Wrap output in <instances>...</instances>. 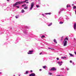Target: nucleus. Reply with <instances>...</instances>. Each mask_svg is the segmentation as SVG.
Masks as SVG:
<instances>
[{
    "mask_svg": "<svg viewBox=\"0 0 76 76\" xmlns=\"http://www.w3.org/2000/svg\"><path fill=\"white\" fill-rule=\"evenodd\" d=\"M67 70H69V68H67L66 69Z\"/></svg>",
    "mask_w": 76,
    "mask_h": 76,
    "instance_id": "nucleus-36",
    "label": "nucleus"
},
{
    "mask_svg": "<svg viewBox=\"0 0 76 76\" xmlns=\"http://www.w3.org/2000/svg\"><path fill=\"white\" fill-rule=\"evenodd\" d=\"M45 36L44 35H42V37H41V38H45Z\"/></svg>",
    "mask_w": 76,
    "mask_h": 76,
    "instance_id": "nucleus-13",
    "label": "nucleus"
},
{
    "mask_svg": "<svg viewBox=\"0 0 76 76\" xmlns=\"http://www.w3.org/2000/svg\"><path fill=\"white\" fill-rule=\"evenodd\" d=\"M60 64H61V63H63V62L61 61L60 62Z\"/></svg>",
    "mask_w": 76,
    "mask_h": 76,
    "instance_id": "nucleus-38",
    "label": "nucleus"
},
{
    "mask_svg": "<svg viewBox=\"0 0 76 76\" xmlns=\"http://www.w3.org/2000/svg\"><path fill=\"white\" fill-rule=\"evenodd\" d=\"M26 6V4H24L22 6V7H24V6Z\"/></svg>",
    "mask_w": 76,
    "mask_h": 76,
    "instance_id": "nucleus-19",
    "label": "nucleus"
},
{
    "mask_svg": "<svg viewBox=\"0 0 76 76\" xmlns=\"http://www.w3.org/2000/svg\"><path fill=\"white\" fill-rule=\"evenodd\" d=\"M36 7L37 8H38L39 7V6L38 5H36Z\"/></svg>",
    "mask_w": 76,
    "mask_h": 76,
    "instance_id": "nucleus-21",
    "label": "nucleus"
},
{
    "mask_svg": "<svg viewBox=\"0 0 76 76\" xmlns=\"http://www.w3.org/2000/svg\"><path fill=\"white\" fill-rule=\"evenodd\" d=\"M52 25V23H51L50 24L48 25V26H51Z\"/></svg>",
    "mask_w": 76,
    "mask_h": 76,
    "instance_id": "nucleus-14",
    "label": "nucleus"
},
{
    "mask_svg": "<svg viewBox=\"0 0 76 76\" xmlns=\"http://www.w3.org/2000/svg\"><path fill=\"white\" fill-rule=\"evenodd\" d=\"M62 65V64H59V66H61Z\"/></svg>",
    "mask_w": 76,
    "mask_h": 76,
    "instance_id": "nucleus-31",
    "label": "nucleus"
},
{
    "mask_svg": "<svg viewBox=\"0 0 76 76\" xmlns=\"http://www.w3.org/2000/svg\"><path fill=\"white\" fill-rule=\"evenodd\" d=\"M73 9H76V6H74L73 7Z\"/></svg>",
    "mask_w": 76,
    "mask_h": 76,
    "instance_id": "nucleus-17",
    "label": "nucleus"
},
{
    "mask_svg": "<svg viewBox=\"0 0 76 76\" xmlns=\"http://www.w3.org/2000/svg\"><path fill=\"white\" fill-rule=\"evenodd\" d=\"M15 18H16L17 19V18H18V17H17V16H15Z\"/></svg>",
    "mask_w": 76,
    "mask_h": 76,
    "instance_id": "nucleus-33",
    "label": "nucleus"
},
{
    "mask_svg": "<svg viewBox=\"0 0 76 76\" xmlns=\"http://www.w3.org/2000/svg\"><path fill=\"white\" fill-rule=\"evenodd\" d=\"M66 40L67 41H68V40H69V39H68V38H67V37H65V39H64V41H66Z\"/></svg>",
    "mask_w": 76,
    "mask_h": 76,
    "instance_id": "nucleus-9",
    "label": "nucleus"
},
{
    "mask_svg": "<svg viewBox=\"0 0 76 76\" xmlns=\"http://www.w3.org/2000/svg\"><path fill=\"white\" fill-rule=\"evenodd\" d=\"M16 7H17L18 8V9H19V7L18 6H17Z\"/></svg>",
    "mask_w": 76,
    "mask_h": 76,
    "instance_id": "nucleus-26",
    "label": "nucleus"
},
{
    "mask_svg": "<svg viewBox=\"0 0 76 76\" xmlns=\"http://www.w3.org/2000/svg\"><path fill=\"white\" fill-rule=\"evenodd\" d=\"M70 62L72 63V61H70Z\"/></svg>",
    "mask_w": 76,
    "mask_h": 76,
    "instance_id": "nucleus-32",
    "label": "nucleus"
},
{
    "mask_svg": "<svg viewBox=\"0 0 76 76\" xmlns=\"http://www.w3.org/2000/svg\"><path fill=\"white\" fill-rule=\"evenodd\" d=\"M19 76H20V74H19Z\"/></svg>",
    "mask_w": 76,
    "mask_h": 76,
    "instance_id": "nucleus-44",
    "label": "nucleus"
},
{
    "mask_svg": "<svg viewBox=\"0 0 76 76\" xmlns=\"http://www.w3.org/2000/svg\"><path fill=\"white\" fill-rule=\"evenodd\" d=\"M1 72H0V74H1Z\"/></svg>",
    "mask_w": 76,
    "mask_h": 76,
    "instance_id": "nucleus-45",
    "label": "nucleus"
},
{
    "mask_svg": "<svg viewBox=\"0 0 76 76\" xmlns=\"http://www.w3.org/2000/svg\"><path fill=\"white\" fill-rule=\"evenodd\" d=\"M64 10L63 9H62V10H62H62Z\"/></svg>",
    "mask_w": 76,
    "mask_h": 76,
    "instance_id": "nucleus-42",
    "label": "nucleus"
},
{
    "mask_svg": "<svg viewBox=\"0 0 76 76\" xmlns=\"http://www.w3.org/2000/svg\"><path fill=\"white\" fill-rule=\"evenodd\" d=\"M34 3H31V7L30 8V10H32V8H33V7H34Z\"/></svg>",
    "mask_w": 76,
    "mask_h": 76,
    "instance_id": "nucleus-4",
    "label": "nucleus"
},
{
    "mask_svg": "<svg viewBox=\"0 0 76 76\" xmlns=\"http://www.w3.org/2000/svg\"><path fill=\"white\" fill-rule=\"evenodd\" d=\"M63 38V36L62 37L61 39V41H62V40Z\"/></svg>",
    "mask_w": 76,
    "mask_h": 76,
    "instance_id": "nucleus-27",
    "label": "nucleus"
},
{
    "mask_svg": "<svg viewBox=\"0 0 76 76\" xmlns=\"http://www.w3.org/2000/svg\"><path fill=\"white\" fill-rule=\"evenodd\" d=\"M71 6H70V5H67V7H71Z\"/></svg>",
    "mask_w": 76,
    "mask_h": 76,
    "instance_id": "nucleus-18",
    "label": "nucleus"
},
{
    "mask_svg": "<svg viewBox=\"0 0 76 76\" xmlns=\"http://www.w3.org/2000/svg\"><path fill=\"white\" fill-rule=\"evenodd\" d=\"M41 70H42V69H39L40 71H41Z\"/></svg>",
    "mask_w": 76,
    "mask_h": 76,
    "instance_id": "nucleus-41",
    "label": "nucleus"
},
{
    "mask_svg": "<svg viewBox=\"0 0 76 76\" xmlns=\"http://www.w3.org/2000/svg\"><path fill=\"white\" fill-rule=\"evenodd\" d=\"M48 48L49 49H51V50H53V49H51V48Z\"/></svg>",
    "mask_w": 76,
    "mask_h": 76,
    "instance_id": "nucleus-35",
    "label": "nucleus"
},
{
    "mask_svg": "<svg viewBox=\"0 0 76 76\" xmlns=\"http://www.w3.org/2000/svg\"><path fill=\"white\" fill-rule=\"evenodd\" d=\"M63 43H64V46H66L67 45V41H64V42H63Z\"/></svg>",
    "mask_w": 76,
    "mask_h": 76,
    "instance_id": "nucleus-5",
    "label": "nucleus"
},
{
    "mask_svg": "<svg viewBox=\"0 0 76 76\" xmlns=\"http://www.w3.org/2000/svg\"><path fill=\"white\" fill-rule=\"evenodd\" d=\"M24 9H28V7H25L24 8Z\"/></svg>",
    "mask_w": 76,
    "mask_h": 76,
    "instance_id": "nucleus-22",
    "label": "nucleus"
},
{
    "mask_svg": "<svg viewBox=\"0 0 76 76\" xmlns=\"http://www.w3.org/2000/svg\"><path fill=\"white\" fill-rule=\"evenodd\" d=\"M48 73L50 75H52V73L49 72Z\"/></svg>",
    "mask_w": 76,
    "mask_h": 76,
    "instance_id": "nucleus-24",
    "label": "nucleus"
},
{
    "mask_svg": "<svg viewBox=\"0 0 76 76\" xmlns=\"http://www.w3.org/2000/svg\"><path fill=\"white\" fill-rule=\"evenodd\" d=\"M56 69L55 67H52L50 69V71H56Z\"/></svg>",
    "mask_w": 76,
    "mask_h": 76,
    "instance_id": "nucleus-2",
    "label": "nucleus"
},
{
    "mask_svg": "<svg viewBox=\"0 0 76 76\" xmlns=\"http://www.w3.org/2000/svg\"><path fill=\"white\" fill-rule=\"evenodd\" d=\"M7 1H9V0H7Z\"/></svg>",
    "mask_w": 76,
    "mask_h": 76,
    "instance_id": "nucleus-43",
    "label": "nucleus"
},
{
    "mask_svg": "<svg viewBox=\"0 0 76 76\" xmlns=\"http://www.w3.org/2000/svg\"><path fill=\"white\" fill-rule=\"evenodd\" d=\"M74 53H75V54L76 55V52L75 51V52H74Z\"/></svg>",
    "mask_w": 76,
    "mask_h": 76,
    "instance_id": "nucleus-40",
    "label": "nucleus"
},
{
    "mask_svg": "<svg viewBox=\"0 0 76 76\" xmlns=\"http://www.w3.org/2000/svg\"><path fill=\"white\" fill-rule=\"evenodd\" d=\"M26 3H29V2L28 1L26 2Z\"/></svg>",
    "mask_w": 76,
    "mask_h": 76,
    "instance_id": "nucleus-37",
    "label": "nucleus"
},
{
    "mask_svg": "<svg viewBox=\"0 0 76 76\" xmlns=\"http://www.w3.org/2000/svg\"><path fill=\"white\" fill-rule=\"evenodd\" d=\"M74 29H76V23H74Z\"/></svg>",
    "mask_w": 76,
    "mask_h": 76,
    "instance_id": "nucleus-7",
    "label": "nucleus"
},
{
    "mask_svg": "<svg viewBox=\"0 0 76 76\" xmlns=\"http://www.w3.org/2000/svg\"><path fill=\"white\" fill-rule=\"evenodd\" d=\"M69 55L70 56H71V57H73L74 56L73 55H72L71 53H69Z\"/></svg>",
    "mask_w": 76,
    "mask_h": 76,
    "instance_id": "nucleus-12",
    "label": "nucleus"
},
{
    "mask_svg": "<svg viewBox=\"0 0 76 76\" xmlns=\"http://www.w3.org/2000/svg\"><path fill=\"white\" fill-rule=\"evenodd\" d=\"M62 58H63V59H64V58H66V57H62Z\"/></svg>",
    "mask_w": 76,
    "mask_h": 76,
    "instance_id": "nucleus-20",
    "label": "nucleus"
},
{
    "mask_svg": "<svg viewBox=\"0 0 76 76\" xmlns=\"http://www.w3.org/2000/svg\"><path fill=\"white\" fill-rule=\"evenodd\" d=\"M57 76H60V75H57Z\"/></svg>",
    "mask_w": 76,
    "mask_h": 76,
    "instance_id": "nucleus-46",
    "label": "nucleus"
},
{
    "mask_svg": "<svg viewBox=\"0 0 76 76\" xmlns=\"http://www.w3.org/2000/svg\"><path fill=\"white\" fill-rule=\"evenodd\" d=\"M39 1V0H38Z\"/></svg>",
    "mask_w": 76,
    "mask_h": 76,
    "instance_id": "nucleus-47",
    "label": "nucleus"
},
{
    "mask_svg": "<svg viewBox=\"0 0 76 76\" xmlns=\"http://www.w3.org/2000/svg\"><path fill=\"white\" fill-rule=\"evenodd\" d=\"M46 66H43V69H45V68H46Z\"/></svg>",
    "mask_w": 76,
    "mask_h": 76,
    "instance_id": "nucleus-16",
    "label": "nucleus"
},
{
    "mask_svg": "<svg viewBox=\"0 0 76 76\" xmlns=\"http://www.w3.org/2000/svg\"><path fill=\"white\" fill-rule=\"evenodd\" d=\"M30 72H31V73H32V70H31V71H30Z\"/></svg>",
    "mask_w": 76,
    "mask_h": 76,
    "instance_id": "nucleus-39",
    "label": "nucleus"
},
{
    "mask_svg": "<svg viewBox=\"0 0 76 76\" xmlns=\"http://www.w3.org/2000/svg\"><path fill=\"white\" fill-rule=\"evenodd\" d=\"M30 76H35V73H32L29 75Z\"/></svg>",
    "mask_w": 76,
    "mask_h": 76,
    "instance_id": "nucleus-6",
    "label": "nucleus"
},
{
    "mask_svg": "<svg viewBox=\"0 0 76 76\" xmlns=\"http://www.w3.org/2000/svg\"><path fill=\"white\" fill-rule=\"evenodd\" d=\"M53 41L56 43V44H57V40H56V39H54L53 40Z\"/></svg>",
    "mask_w": 76,
    "mask_h": 76,
    "instance_id": "nucleus-8",
    "label": "nucleus"
},
{
    "mask_svg": "<svg viewBox=\"0 0 76 76\" xmlns=\"http://www.w3.org/2000/svg\"><path fill=\"white\" fill-rule=\"evenodd\" d=\"M51 13L50 12H49L48 13H45V15H51Z\"/></svg>",
    "mask_w": 76,
    "mask_h": 76,
    "instance_id": "nucleus-10",
    "label": "nucleus"
},
{
    "mask_svg": "<svg viewBox=\"0 0 76 76\" xmlns=\"http://www.w3.org/2000/svg\"><path fill=\"white\" fill-rule=\"evenodd\" d=\"M25 12V11L23 9H22L21 10V13H24Z\"/></svg>",
    "mask_w": 76,
    "mask_h": 76,
    "instance_id": "nucleus-11",
    "label": "nucleus"
},
{
    "mask_svg": "<svg viewBox=\"0 0 76 76\" xmlns=\"http://www.w3.org/2000/svg\"><path fill=\"white\" fill-rule=\"evenodd\" d=\"M58 64H60V62L58 61Z\"/></svg>",
    "mask_w": 76,
    "mask_h": 76,
    "instance_id": "nucleus-29",
    "label": "nucleus"
},
{
    "mask_svg": "<svg viewBox=\"0 0 76 76\" xmlns=\"http://www.w3.org/2000/svg\"><path fill=\"white\" fill-rule=\"evenodd\" d=\"M41 54H42V52H41V53L39 54V55H41Z\"/></svg>",
    "mask_w": 76,
    "mask_h": 76,
    "instance_id": "nucleus-34",
    "label": "nucleus"
},
{
    "mask_svg": "<svg viewBox=\"0 0 76 76\" xmlns=\"http://www.w3.org/2000/svg\"><path fill=\"white\" fill-rule=\"evenodd\" d=\"M29 0H25V1H18L17 2L15 3V4L13 5V6H17V5H18V4H20L22 3H25L26 1H28Z\"/></svg>",
    "mask_w": 76,
    "mask_h": 76,
    "instance_id": "nucleus-1",
    "label": "nucleus"
},
{
    "mask_svg": "<svg viewBox=\"0 0 76 76\" xmlns=\"http://www.w3.org/2000/svg\"><path fill=\"white\" fill-rule=\"evenodd\" d=\"M64 69V68H61V70H63Z\"/></svg>",
    "mask_w": 76,
    "mask_h": 76,
    "instance_id": "nucleus-28",
    "label": "nucleus"
},
{
    "mask_svg": "<svg viewBox=\"0 0 76 76\" xmlns=\"http://www.w3.org/2000/svg\"><path fill=\"white\" fill-rule=\"evenodd\" d=\"M61 11H62V10H61V11H59V14H60V13H61Z\"/></svg>",
    "mask_w": 76,
    "mask_h": 76,
    "instance_id": "nucleus-23",
    "label": "nucleus"
},
{
    "mask_svg": "<svg viewBox=\"0 0 76 76\" xmlns=\"http://www.w3.org/2000/svg\"><path fill=\"white\" fill-rule=\"evenodd\" d=\"M26 74H28V71H26Z\"/></svg>",
    "mask_w": 76,
    "mask_h": 76,
    "instance_id": "nucleus-25",
    "label": "nucleus"
},
{
    "mask_svg": "<svg viewBox=\"0 0 76 76\" xmlns=\"http://www.w3.org/2000/svg\"><path fill=\"white\" fill-rule=\"evenodd\" d=\"M59 23H60V24H63V22H59Z\"/></svg>",
    "mask_w": 76,
    "mask_h": 76,
    "instance_id": "nucleus-15",
    "label": "nucleus"
},
{
    "mask_svg": "<svg viewBox=\"0 0 76 76\" xmlns=\"http://www.w3.org/2000/svg\"><path fill=\"white\" fill-rule=\"evenodd\" d=\"M57 60H59V58H57Z\"/></svg>",
    "mask_w": 76,
    "mask_h": 76,
    "instance_id": "nucleus-30",
    "label": "nucleus"
},
{
    "mask_svg": "<svg viewBox=\"0 0 76 76\" xmlns=\"http://www.w3.org/2000/svg\"><path fill=\"white\" fill-rule=\"evenodd\" d=\"M29 52H28L27 53L28 54H32V53L34 52V51L32 50H29Z\"/></svg>",
    "mask_w": 76,
    "mask_h": 76,
    "instance_id": "nucleus-3",
    "label": "nucleus"
}]
</instances>
